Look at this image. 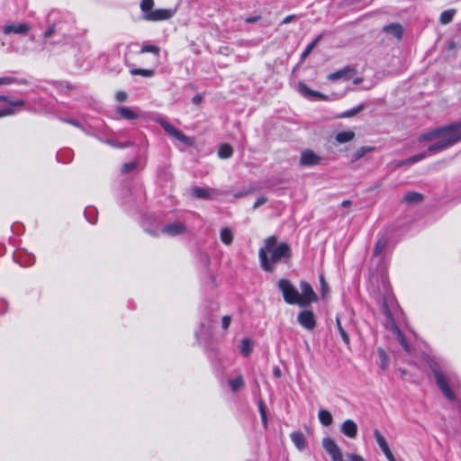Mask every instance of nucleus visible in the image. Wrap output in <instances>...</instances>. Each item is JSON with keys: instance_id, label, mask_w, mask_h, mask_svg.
I'll return each mask as SVG.
<instances>
[{"instance_id": "11", "label": "nucleus", "mask_w": 461, "mask_h": 461, "mask_svg": "<svg viewBox=\"0 0 461 461\" xmlns=\"http://www.w3.org/2000/svg\"><path fill=\"white\" fill-rule=\"evenodd\" d=\"M216 191L208 187L194 186L191 190V194L194 198L210 200L212 199Z\"/></svg>"}, {"instance_id": "8", "label": "nucleus", "mask_w": 461, "mask_h": 461, "mask_svg": "<svg viewBox=\"0 0 461 461\" xmlns=\"http://www.w3.org/2000/svg\"><path fill=\"white\" fill-rule=\"evenodd\" d=\"M299 324L308 330H312L316 327V319L312 311L303 310L297 316Z\"/></svg>"}, {"instance_id": "31", "label": "nucleus", "mask_w": 461, "mask_h": 461, "mask_svg": "<svg viewBox=\"0 0 461 461\" xmlns=\"http://www.w3.org/2000/svg\"><path fill=\"white\" fill-rule=\"evenodd\" d=\"M229 385L231 391L236 392L240 390L244 386V381L242 375H239L234 379L229 381Z\"/></svg>"}, {"instance_id": "28", "label": "nucleus", "mask_w": 461, "mask_h": 461, "mask_svg": "<svg viewBox=\"0 0 461 461\" xmlns=\"http://www.w3.org/2000/svg\"><path fill=\"white\" fill-rule=\"evenodd\" d=\"M232 153H233L232 147L226 143L221 145L219 148V150H218V156L223 159L230 158L232 156Z\"/></svg>"}, {"instance_id": "41", "label": "nucleus", "mask_w": 461, "mask_h": 461, "mask_svg": "<svg viewBox=\"0 0 461 461\" xmlns=\"http://www.w3.org/2000/svg\"><path fill=\"white\" fill-rule=\"evenodd\" d=\"M298 18V16L296 14H290V15H287L286 17H285L282 22H280L279 23V26L281 25H284V24H287V23H290L294 21H295L296 19Z\"/></svg>"}, {"instance_id": "62", "label": "nucleus", "mask_w": 461, "mask_h": 461, "mask_svg": "<svg viewBox=\"0 0 461 461\" xmlns=\"http://www.w3.org/2000/svg\"><path fill=\"white\" fill-rule=\"evenodd\" d=\"M381 185H382L381 183H380V184H377V185H375V188H378V187H380V186H381Z\"/></svg>"}, {"instance_id": "9", "label": "nucleus", "mask_w": 461, "mask_h": 461, "mask_svg": "<svg viewBox=\"0 0 461 461\" xmlns=\"http://www.w3.org/2000/svg\"><path fill=\"white\" fill-rule=\"evenodd\" d=\"M31 30V26L26 23H10L5 24L2 31L5 35L9 34H18V35H25Z\"/></svg>"}, {"instance_id": "57", "label": "nucleus", "mask_w": 461, "mask_h": 461, "mask_svg": "<svg viewBox=\"0 0 461 461\" xmlns=\"http://www.w3.org/2000/svg\"><path fill=\"white\" fill-rule=\"evenodd\" d=\"M7 304L4 300H0V313H3L6 311Z\"/></svg>"}, {"instance_id": "21", "label": "nucleus", "mask_w": 461, "mask_h": 461, "mask_svg": "<svg viewBox=\"0 0 461 461\" xmlns=\"http://www.w3.org/2000/svg\"><path fill=\"white\" fill-rule=\"evenodd\" d=\"M375 150V147L371 146H363L359 148L356 152H354L351 156V162L355 163L361 159L366 153L372 152Z\"/></svg>"}, {"instance_id": "24", "label": "nucleus", "mask_w": 461, "mask_h": 461, "mask_svg": "<svg viewBox=\"0 0 461 461\" xmlns=\"http://www.w3.org/2000/svg\"><path fill=\"white\" fill-rule=\"evenodd\" d=\"M318 418L323 426H330L333 421L331 413L324 409L319 411Z\"/></svg>"}, {"instance_id": "46", "label": "nucleus", "mask_w": 461, "mask_h": 461, "mask_svg": "<svg viewBox=\"0 0 461 461\" xmlns=\"http://www.w3.org/2000/svg\"><path fill=\"white\" fill-rule=\"evenodd\" d=\"M231 319L230 316H223L221 319V325L223 330H228L230 324Z\"/></svg>"}, {"instance_id": "32", "label": "nucleus", "mask_w": 461, "mask_h": 461, "mask_svg": "<svg viewBox=\"0 0 461 461\" xmlns=\"http://www.w3.org/2000/svg\"><path fill=\"white\" fill-rule=\"evenodd\" d=\"M321 35H319L316 37L303 50V52L301 55V59H304L306 57L309 56V54L312 51V50L315 48V46L318 44V42L321 41Z\"/></svg>"}, {"instance_id": "15", "label": "nucleus", "mask_w": 461, "mask_h": 461, "mask_svg": "<svg viewBox=\"0 0 461 461\" xmlns=\"http://www.w3.org/2000/svg\"><path fill=\"white\" fill-rule=\"evenodd\" d=\"M299 92L302 95L307 98H319L322 100H327V96L322 95L320 92L314 91L309 88L304 83L301 82L298 85Z\"/></svg>"}, {"instance_id": "55", "label": "nucleus", "mask_w": 461, "mask_h": 461, "mask_svg": "<svg viewBox=\"0 0 461 461\" xmlns=\"http://www.w3.org/2000/svg\"><path fill=\"white\" fill-rule=\"evenodd\" d=\"M259 19H260L259 16H253V17L246 18L245 22L248 23H257Z\"/></svg>"}, {"instance_id": "45", "label": "nucleus", "mask_w": 461, "mask_h": 461, "mask_svg": "<svg viewBox=\"0 0 461 461\" xmlns=\"http://www.w3.org/2000/svg\"><path fill=\"white\" fill-rule=\"evenodd\" d=\"M16 81V79L14 77H0V86L1 85H9V84H13Z\"/></svg>"}, {"instance_id": "19", "label": "nucleus", "mask_w": 461, "mask_h": 461, "mask_svg": "<svg viewBox=\"0 0 461 461\" xmlns=\"http://www.w3.org/2000/svg\"><path fill=\"white\" fill-rule=\"evenodd\" d=\"M291 440L294 446L302 451L305 447V438L301 431H294L291 434Z\"/></svg>"}, {"instance_id": "12", "label": "nucleus", "mask_w": 461, "mask_h": 461, "mask_svg": "<svg viewBox=\"0 0 461 461\" xmlns=\"http://www.w3.org/2000/svg\"><path fill=\"white\" fill-rule=\"evenodd\" d=\"M340 431L349 438H355L357 435V425L352 420H346L340 426Z\"/></svg>"}, {"instance_id": "18", "label": "nucleus", "mask_w": 461, "mask_h": 461, "mask_svg": "<svg viewBox=\"0 0 461 461\" xmlns=\"http://www.w3.org/2000/svg\"><path fill=\"white\" fill-rule=\"evenodd\" d=\"M355 132L353 131H339L335 135V140L338 144H344L350 142L355 139Z\"/></svg>"}, {"instance_id": "56", "label": "nucleus", "mask_w": 461, "mask_h": 461, "mask_svg": "<svg viewBox=\"0 0 461 461\" xmlns=\"http://www.w3.org/2000/svg\"><path fill=\"white\" fill-rule=\"evenodd\" d=\"M273 374L275 377L279 378L282 375L281 369L278 366L274 367Z\"/></svg>"}, {"instance_id": "25", "label": "nucleus", "mask_w": 461, "mask_h": 461, "mask_svg": "<svg viewBox=\"0 0 461 461\" xmlns=\"http://www.w3.org/2000/svg\"><path fill=\"white\" fill-rule=\"evenodd\" d=\"M220 238L222 243L230 246L233 241V234L230 228L225 227L221 230Z\"/></svg>"}, {"instance_id": "35", "label": "nucleus", "mask_w": 461, "mask_h": 461, "mask_svg": "<svg viewBox=\"0 0 461 461\" xmlns=\"http://www.w3.org/2000/svg\"><path fill=\"white\" fill-rule=\"evenodd\" d=\"M140 6L143 14H147L153 11L154 0H141Z\"/></svg>"}, {"instance_id": "61", "label": "nucleus", "mask_w": 461, "mask_h": 461, "mask_svg": "<svg viewBox=\"0 0 461 461\" xmlns=\"http://www.w3.org/2000/svg\"><path fill=\"white\" fill-rule=\"evenodd\" d=\"M449 48L450 49H454L455 48V42L454 41H450L449 42Z\"/></svg>"}, {"instance_id": "22", "label": "nucleus", "mask_w": 461, "mask_h": 461, "mask_svg": "<svg viewBox=\"0 0 461 461\" xmlns=\"http://www.w3.org/2000/svg\"><path fill=\"white\" fill-rule=\"evenodd\" d=\"M366 108V105L364 104H361L357 105V107H354L352 109H349L348 111H345L339 115H337V118L342 119V118H351L358 114L360 112H362Z\"/></svg>"}, {"instance_id": "6", "label": "nucleus", "mask_w": 461, "mask_h": 461, "mask_svg": "<svg viewBox=\"0 0 461 461\" xmlns=\"http://www.w3.org/2000/svg\"><path fill=\"white\" fill-rule=\"evenodd\" d=\"M176 13V8H160L143 14V19L149 22H159L171 19Z\"/></svg>"}, {"instance_id": "13", "label": "nucleus", "mask_w": 461, "mask_h": 461, "mask_svg": "<svg viewBox=\"0 0 461 461\" xmlns=\"http://www.w3.org/2000/svg\"><path fill=\"white\" fill-rule=\"evenodd\" d=\"M355 73V69H352L349 67H345L342 69L330 73L327 77L330 81H336L341 78L348 80Z\"/></svg>"}, {"instance_id": "17", "label": "nucleus", "mask_w": 461, "mask_h": 461, "mask_svg": "<svg viewBox=\"0 0 461 461\" xmlns=\"http://www.w3.org/2000/svg\"><path fill=\"white\" fill-rule=\"evenodd\" d=\"M116 113L119 115V118L122 119L135 120L139 118V113L130 107L119 106L116 109Z\"/></svg>"}, {"instance_id": "37", "label": "nucleus", "mask_w": 461, "mask_h": 461, "mask_svg": "<svg viewBox=\"0 0 461 461\" xmlns=\"http://www.w3.org/2000/svg\"><path fill=\"white\" fill-rule=\"evenodd\" d=\"M0 102H5L12 106H23L25 104L22 99L11 100L6 95H0Z\"/></svg>"}, {"instance_id": "34", "label": "nucleus", "mask_w": 461, "mask_h": 461, "mask_svg": "<svg viewBox=\"0 0 461 461\" xmlns=\"http://www.w3.org/2000/svg\"><path fill=\"white\" fill-rule=\"evenodd\" d=\"M336 324H337V328H338V330L341 336V339L342 340L347 344L348 345L349 342H350V339H349V337L348 335V333L346 332V330H344V328L342 327L341 325V322H340V319L339 316L336 317Z\"/></svg>"}, {"instance_id": "54", "label": "nucleus", "mask_w": 461, "mask_h": 461, "mask_svg": "<svg viewBox=\"0 0 461 461\" xmlns=\"http://www.w3.org/2000/svg\"><path fill=\"white\" fill-rule=\"evenodd\" d=\"M105 142L111 146L118 147V148H125L129 145V144H117L112 140H106Z\"/></svg>"}, {"instance_id": "3", "label": "nucleus", "mask_w": 461, "mask_h": 461, "mask_svg": "<svg viewBox=\"0 0 461 461\" xmlns=\"http://www.w3.org/2000/svg\"><path fill=\"white\" fill-rule=\"evenodd\" d=\"M277 286L286 303L299 305V291L288 279H280Z\"/></svg>"}, {"instance_id": "30", "label": "nucleus", "mask_w": 461, "mask_h": 461, "mask_svg": "<svg viewBox=\"0 0 461 461\" xmlns=\"http://www.w3.org/2000/svg\"><path fill=\"white\" fill-rule=\"evenodd\" d=\"M252 347H253V342L251 339H242L241 343H240L241 354L245 357H248L252 350Z\"/></svg>"}, {"instance_id": "47", "label": "nucleus", "mask_w": 461, "mask_h": 461, "mask_svg": "<svg viewBox=\"0 0 461 461\" xmlns=\"http://www.w3.org/2000/svg\"><path fill=\"white\" fill-rule=\"evenodd\" d=\"M0 112H1L0 115H2V117L13 115L15 113L14 109H13L11 107L1 109Z\"/></svg>"}, {"instance_id": "27", "label": "nucleus", "mask_w": 461, "mask_h": 461, "mask_svg": "<svg viewBox=\"0 0 461 461\" xmlns=\"http://www.w3.org/2000/svg\"><path fill=\"white\" fill-rule=\"evenodd\" d=\"M374 437L383 452L390 448L386 442V439L378 429L374 430Z\"/></svg>"}, {"instance_id": "29", "label": "nucleus", "mask_w": 461, "mask_h": 461, "mask_svg": "<svg viewBox=\"0 0 461 461\" xmlns=\"http://www.w3.org/2000/svg\"><path fill=\"white\" fill-rule=\"evenodd\" d=\"M379 366L382 369L385 370L389 366V357L384 349L378 348Z\"/></svg>"}, {"instance_id": "44", "label": "nucleus", "mask_w": 461, "mask_h": 461, "mask_svg": "<svg viewBox=\"0 0 461 461\" xmlns=\"http://www.w3.org/2000/svg\"><path fill=\"white\" fill-rule=\"evenodd\" d=\"M135 167H136V163H134V162L126 163L122 166V171L123 173H128V172L133 170Z\"/></svg>"}, {"instance_id": "33", "label": "nucleus", "mask_w": 461, "mask_h": 461, "mask_svg": "<svg viewBox=\"0 0 461 461\" xmlns=\"http://www.w3.org/2000/svg\"><path fill=\"white\" fill-rule=\"evenodd\" d=\"M132 76H141L145 77H151L154 76V70L145 68H133L131 70Z\"/></svg>"}, {"instance_id": "43", "label": "nucleus", "mask_w": 461, "mask_h": 461, "mask_svg": "<svg viewBox=\"0 0 461 461\" xmlns=\"http://www.w3.org/2000/svg\"><path fill=\"white\" fill-rule=\"evenodd\" d=\"M320 282H321V294H322V296H325L326 294L328 293V284L326 283L323 276H320Z\"/></svg>"}, {"instance_id": "51", "label": "nucleus", "mask_w": 461, "mask_h": 461, "mask_svg": "<svg viewBox=\"0 0 461 461\" xmlns=\"http://www.w3.org/2000/svg\"><path fill=\"white\" fill-rule=\"evenodd\" d=\"M383 453L384 454L388 461H396L390 448L384 451Z\"/></svg>"}, {"instance_id": "20", "label": "nucleus", "mask_w": 461, "mask_h": 461, "mask_svg": "<svg viewBox=\"0 0 461 461\" xmlns=\"http://www.w3.org/2000/svg\"><path fill=\"white\" fill-rule=\"evenodd\" d=\"M423 200V195L417 192L407 193L402 199V202L409 204L420 203Z\"/></svg>"}, {"instance_id": "5", "label": "nucleus", "mask_w": 461, "mask_h": 461, "mask_svg": "<svg viewBox=\"0 0 461 461\" xmlns=\"http://www.w3.org/2000/svg\"><path fill=\"white\" fill-rule=\"evenodd\" d=\"M300 288L302 293H299V306L305 308L318 300L317 294L306 281H301Z\"/></svg>"}, {"instance_id": "38", "label": "nucleus", "mask_w": 461, "mask_h": 461, "mask_svg": "<svg viewBox=\"0 0 461 461\" xmlns=\"http://www.w3.org/2000/svg\"><path fill=\"white\" fill-rule=\"evenodd\" d=\"M396 334H397V339H398L399 343L401 344V346L403 348V349L406 352H410V346H409L407 340L405 339L403 334L398 329H396Z\"/></svg>"}, {"instance_id": "10", "label": "nucleus", "mask_w": 461, "mask_h": 461, "mask_svg": "<svg viewBox=\"0 0 461 461\" xmlns=\"http://www.w3.org/2000/svg\"><path fill=\"white\" fill-rule=\"evenodd\" d=\"M321 158L311 149H305L301 153L300 165L304 167H314L321 163Z\"/></svg>"}, {"instance_id": "58", "label": "nucleus", "mask_w": 461, "mask_h": 461, "mask_svg": "<svg viewBox=\"0 0 461 461\" xmlns=\"http://www.w3.org/2000/svg\"><path fill=\"white\" fill-rule=\"evenodd\" d=\"M351 205V201L350 200H344L341 203V206L345 207V208H348Z\"/></svg>"}, {"instance_id": "23", "label": "nucleus", "mask_w": 461, "mask_h": 461, "mask_svg": "<svg viewBox=\"0 0 461 461\" xmlns=\"http://www.w3.org/2000/svg\"><path fill=\"white\" fill-rule=\"evenodd\" d=\"M388 238L382 236L378 239L374 249V256L378 257L388 245Z\"/></svg>"}, {"instance_id": "16", "label": "nucleus", "mask_w": 461, "mask_h": 461, "mask_svg": "<svg viewBox=\"0 0 461 461\" xmlns=\"http://www.w3.org/2000/svg\"><path fill=\"white\" fill-rule=\"evenodd\" d=\"M383 32L394 36L397 40H402L403 27L398 23H393L384 26Z\"/></svg>"}, {"instance_id": "48", "label": "nucleus", "mask_w": 461, "mask_h": 461, "mask_svg": "<svg viewBox=\"0 0 461 461\" xmlns=\"http://www.w3.org/2000/svg\"><path fill=\"white\" fill-rule=\"evenodd\" d=\"M250 193H251L250 189H244V190L235 193L233 194V196L235 198H241V197H245V196L249 195Z\"/></svg>"}, {"instance_id": "7", "label": "nucleus", "mask_w": 461, "mask_h": 461, "mask_svg": "<svg viewBox=\"0 0 461 461\" xmlns=\"http://www.w3.org/2000/svg\"><path fill=\"white\" fill-rule=\"evenodd\" d=\"M159 123L161 127L165 130V131L170 135L171 137L175 138L176 140H179L185 146H192L193 140L188 136L185 135L182 131L175 128L173 125H171L169 122H167L165 120L159 121Z\"/></svg>"}, {"instance_id": "50", "label": "nucleus", "mask_w": 461, "mask_h": 461, "mask_svg": "<svg viewBox=\"0 0 461 461\" xmlns=\"http://www.w3.org/2000/svg\"><path fill=\"white\" fill-rule=\"evenodd\" d=\"M54 32H55V25H51L45 32L44 37L45 38H50V37H51L54 34Z\"/></svg>"}, {"instance_id": "1", "label": "nucleus", "mask_w": 461, "mask_h": 461, "mask_svg": "<svg viewBox=\"0 0 461 461\" xmlns=\"http://www.w3.org/2000/svg\"><path fill=\"white\" fill-rule=\"evenodd\" d=\"M420 141L438 140L428 150L431 153L442 151L461 140V122H455L434 129L419 137Z\"/></svg>"}, {"instance_id": "4", "label": "nucleus", "mask_w": 461, "mask_h": 461, "mask_svg": "<svg viewBox=\"0 0 461 461\" xmlns=\"http://www.w3.org/2000/svg\"><path fill=\"white\" fill-rule=\"evenodd\" d=\"M429 366L433 372L436 383H437L438 386L439 387V389L441 390L444 396L446 398H447L448 400L453 401L455 399V394L451 391V389L448 385L447 377L441 372L438 365L433 362L429 365Z\"/></svg>"}, {"instance_id": "40", "label": "nucleus", "mask_w": 461, "mask_h": 461, "mask_svg": "<svg viewBox=\"0 0 461 461\" xmlns=\"http://www.w3.org/2000/svg\"><path fill=\"white\" fill-rule=\"evenodd\" d=\"M427 157L426 153H420L412 157H410L409 158L405 159V162L407 165H411L416 162H419L422 159H424Z\"/></svg>"}, {"instance_id": "2", "label": "nucleus", "mask_w": 461, "mask_h": 461, "mask_svg": "<svg viewBox=\"0 0 461 461\" xmlns=\"http://www.w3.org/2000/svg\"><path fill=\"white\" fill-rule=\"evenodd\" d=\"M291 256L289 245L285 242L278 243L276 236L267 238L258 251L260 266L267 272H273L276 264L284 258H290Z\"/></svg>"}, {"instance_id": "52", "label": "nucleus", "mask_w": 461, "mask_h": 461, "mask_svg": "<svg viewBox=\"0 0 461 461\" xmlns=\"http://www.w3.org/2000/svg\"><path fill=\"white\" fill-rule=\"evenodd\" d=\"M394 168H398L403 166H407L405 159L403 160H398L392 163Z\"/></svg>"}, {"instance_id": "49", "label": "nucleus", "mask_w": 461, "mask_h": 461, "mask_svg": "<svg viewBox=\"0 0 461 461\" xmlns=\"http://www.w3.org/2000/svg\"><path fill=\"white\" fill-rule=\"evenodd\" d=\"M127 94L123 91H119L116 93V100L119 102H124L127 99Z\"/></svg>"}, {"instance_id": "53", "label": "nucleus", "mask_w": 461, "mask_h": 461, "mask_svg": "<svg viewBox=\"0 0 461 461\" xmlns=\"http://www.w3.org/2000/svg\"><path fill=\"white\" fill-rule=\"evenodd\" d=\"M202 99H203V97H202V95H195L193 97L192 101H193V103H194V104L198 105V104H201Z\"/></svg>"}, {"instance_id": "26", "label": "nucleus", "mask_w": 461, "mask_h": 461, "mask_svg": "<svg viewBox=\"0 0 461 461\" xmlns=\"http://www.w3.org/2000/svg\"><path fill=\"white\" fill-rule=\"evenodd\" d=\"M456 13V9H448L441 13L439 17V22L441 24L446 25L452 22L455 14Z\"/></svg>"}, {"instance_id": "39", "label": "nucleus", "mask_w": 461, "mask_h": 461, "mask_svg": "<svg viewBox=\"0 0 461 461\" xmlns=\"http://www.w3.org/2000/svg\"><path fill=\"white\" fill-rule=\"evenodd\" d=\"M258 408H259L262 423H263L264 427L267 428V417L265 405L262 401H260L258 402Z\"/></svg>"}, {"instance_id": "59", "label": "nucleus", "mask_w": 461, "mask_h": 461, "mask_svg": "<svg viewBox=\"0 0 461 461\" xmlns=\"http://www.w3.org/2000/svg\"><path fill=\"white\" fill-rule=\"evenodd\" d=\"M66 122L68 123H70L74 126H77V127H79V124L78 122H77L76 121L72 120V119H68V120H65Z\"/></svg>"}, {"instance_id": "42", "label": "nucleus", "mask_w": 461, "mask_h": 461, "mask_svg": "<svg viewBox=\"0 0 461 461\" xmlns=\"http://www.w3.org/2000/svg\"><path fill=\"white\" fill-rule=\"evenodd\" d=\"M267 202V196L262 195V196L258 197L253 205V209L256 210L259 206L265 204Z\"/></svg>"}, {"instance_id": "14", "label": "nucleus", "mask_w": 461, "mask_h": 461, "mask_svg": "<svg viewBox=\"0 0 461 461\" xmlns=\"http://www.w3.org/2000/svg\"><path fill=\"white\" fill-rule=\"evenodd\" d=\"M185 230L186 228L182 222L169 223L162 229V232L169 236H176L184 233Z\"/></svg>"}, {"instance_id": "60", "label": "nucleus", "mask_w": 461, "mask_h": 461, "mask_svg": "<svg viewBox=\"0 0 461 461\" xmlns=\"http://www.w3.org/2000/svg\"><path fill=\"white\" fill-rule=\"evenodd\" d=\"M361 82H362V78H360V77H357V78H356V79L354 80V84H355V85H358V84H360Z\"/></svg>"}, {"instance_id": "36", "label": "nucleus", "mask_w": 461, "mask_h": 461, "mask_svg": "<svg viewBox=\"0 0 461 461\" xmlns=\"http://www.w3.org/2000/svg\"><path fill=\"white\" fill-rule=\"evenodd\" d=\"M147 52L153 53L156 56H158L159 52H160V49H159V47H158L156 45H151V44L143 45L140 49V53H147Z\"/></svg>"}]
</instances>
